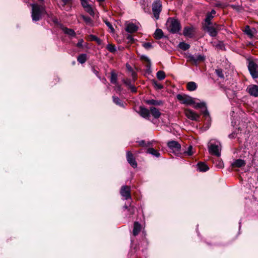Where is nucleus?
<instances>
[{"label":"nucleus","instance_id":"obj_1","mask_svg":"<svg viewBox=\"0 0 258 258\" xmlns=\"http://www.w3.org/2000/svg\"><path fill=\"white\" fill-rule=\"evenodd\" d=\"M31 6L32 7L31 17L33 21H39L44 13H46L45 6L43 4L34 3L31 4Z\"/></svg>","mask_w":258,"mask_h":258},{"label":"nucleus","instance_id":"obj_2","mask_svg":"<svg viewBox=\"0 0 258 258\" xmlns=\"http://www.w3.org/2000/svg\"><path fill=\"white\" fill-rule=\"evenodd\" d=\"M166 27L168 30L172 33H176L181 29L179 22L174 18H169L166 22Z\"/></svg>","mask_w":258,"mask_h":258},{"label":"nucleus","instance_id":"obj_3","mask_svg":"<svg viewBox=\"0 0 258 258\" xmlns=\"http://www.w3.org/2000/svg\"><path fill=\"white\" fill-rule=\"evenodd\" d=\"M209 152L217 157L221 155V146L219 141L211 140L208 145Z\"/></svg>","mask_w":258,"mask_h":258},{"label":"nucleus","instance_id":"obj_4","mask_svg":"<svg viewBox=\"0 0 258 258\" xmlns=\"http://www.w3.org/2000/svg\"><path fill=\"white\" fill-rule=\"evenodd\" d=\"M194 108L196 109L198 108H205V110L202 111V113L203 114V116L205 119L206 120V122L205 123V125H206V128H208L211 124V119L209 115V113L207 109L206 106V103L205 102H200L194 103Z\"/></svg>","mask_w":258,"mask_h":258},{"label":"nucleus","instance_id":"obj_5","mask_svg":"<svg viewBox=\"0 0 258 258\" xmlns=\"http://www.w3.org/2000/svg\"><path fill=\"white\" fill-rule=\"evenodd\" d=\"M222 26L214 23V24H205L204 29L206 30L209 34L212 37H215L217 35L218 31L222 28Z\"/></svg>","mask_w":258,"mask_h":258},{"label":"nucleus","instance_id":"obj_6","mask_svg":"<svg viewBox=\"0 0 258 258\" xmlns=\"http://www.w3.org/2000/svg\"><path fill=\"white\" fill-rule=\"evenodd\" d=\"M186 58L187 61L192 63L195 66H197L199 62L204 61L205 60V56L200 54H196L195 55L189 54L187 55Z\"/></svg>","mask_w":258,"mask_h":258},{"label":"nucleus","instance_id":"obj_7","mask_svg":"<svg viewBox=\"0 0 258 258\" xmlns=\"http://www.w3.org/2000/svg\"><path fill=\"white\" fill-rule=\"evenodd\" d=\"M162 4L160 1H156L152 4V11L154 17L156 20L159 19V15L162 11Z\"/></svg>","mask_w":258,"mask_h":258},{"label":"nucleus","instance_id":"obj_8","mask_svg":"<svg viewBox=\"0 0 258 258\" xmlns=\"http://www.w3.org/2000/svg\"><path fill=\"white\" fill-rule=\"evenodd\" d=\"M176 97L182 104L191 105L195 103L194 99L186 95L178 94Z\"/></svg>","mask_w":258,"mask_h":258},{"label":"nucleus","instance_id":"obj_9","mask_svg":"<svg viewBox=\"0 0 258 258\" xmlns=\"http://www.w3.org/2000/svg\"><path fill=\"white\" fill-rule=\"evenodd\" d=\"M248 69L253 79H255L258 73V66L252 60L248 62Z\"/></svg>","mask_w":258,"mask_h":258},{"label":"nucleus","instance_id":"obj_10","mask_svg":"<svg viewBox=\"0 0 258 258\" xmlns=\"http://www.w3.org/2000/svg\"><path fill=\"white\" fill-rule=\"evenodd\" d=\"M168 147L175 154H178L181 149V145L177 141H171L168 143Z\"/></svg>","mask_w":258,"mask_h":258},{"label":"nucleus","instance_id":"obj_11","mask_svg":"<svg viewBox=\"0 0 258 258\" xmlns=\"http://www.w3.org/2000/svg\"><path fill=\"white\" fill-rule=\"evenodd\" d=\"M185 114L188 118L192 120L197 121L200 118V115L190 109H185Z\"/></svg>","mask_w":258,"mask_h":258},{"label":"nucleus","instance_id":"obj_12","mask_svg":"<svg viewBox=\"0 0 258 258\" xmlns=\"http://www.w3.org/2000/svg\"><path fill=\"white\" fill-rule=\"evenodd\" d=\"M120 194L125 200L131 198L130 187L128 186H122L120 189Z\"/></svg>","mask_w":258,"mask_h":258},{"label":"nucleus","instance_id":"obj_13","mask_svg":"<svg viewBox=\"0 0 258 258\" xmlns=\"http://www.w3.org/2000/svg\"><path fill=\"white\" fill-rule=\"evenodd\" d=\"M247 92L252 96L258 97V86L256 85H250L246 89Z\"/></svg>","mask_w":258,"mask_h":258},{"label":"nucleus","instance_id":"obj_14","mask_svg":"<svg viewBox=\"0 0 258 258\" xmlns=\"http://www.w3.org/2000/svg\"><path fill=\"white\" fill-rule=\"evenodd\" d=\"M126 159L128 163L134 168L137 167V163L134 158L133 154L130 152H126Z\"/></svg>","mask_w":258,"mask_h":258},{"label":"nucleus","instance_id":"obj_15","mask_svg":"<svg viewBox=\"0 0 258 258\" xmlns=\"http://www.w3.org/2000/svg\"><path fill=\"white\" fill-rule=\"evenodd\" d=\"M183 34L185 37L192 38L194 35V28L191 27L186 26L184 28L183 31Z\"/></svg>","mask_w":258,"mask_h":258},{"label":"nucleus","instance_id":"obj_16","mask_svg":"<svg viewBox=\"0 0 258 258\" xmlns=\"http://www.w3.org/2000/svg\"><path fill=\"white\" fill-rule=\"evenodd\" d=\"M243 32L246 34L250 38H252L255 34L256 33V30L255 28H253L250 29L249 26L246 25L243 30Z\"/></svg>","mask_w":258,"mask_h":258},{"label":"nucleus","instance_id":"obj_17","mask_svg":"<svg viewBox=\"0 0 258 258\" xmlns=\"http://www.w3.org/2000/svg\"><path fill=\"white\" fill-rule=\"evenodd\" d=\"M138 29V27L133 23L128 24L125 28V30L131 33L136 32Z\"/></svg>","mask_w":258,"mask_h":258},{"label":"nucleus","instance_id":"obj_18","mask_svg":"<svg viewBox=\"0 0 258 258\" xmlns=\"http://www.w3.org/2000/svg\"><path fill=\"white\" fill-rule=\"evenodd\" d=\"M81 4L85 10L90 14L93 13V10L90 5L88 4V0H80Z\"/></svg>","mask_w":258,"mask_h":258},{"label":"nucleus","instance_id":"obj_19","mask_svg":"<svg viewBox=\"0 0 258 258\" xmlns=\"http://www.w3.org/2000/svg\"><path fill=\"white\" fill-rule=\"evenodd\" d=\"M245 164L244 160L239 159L235 160L232 163V166L233 167H241L245 166Z\"/></svg>","mask_w":258,"mask_h":258},{"label":"nucleus","instance_id":"obj_20","mask_svg":"<svg viewBox=\"0 0 258 258\" xmlns=\"http://www.w3.org/2000/svg\"><path fill=\"white\" fill-rule=\"evenodd\" d=\"M150 113L155 118H158L161 115V112L159 110L154 107H150Z\"/></svg>","mask_w":258,"mask_h":258},{"label":"nucleus","instance_id":"obj_21","mask_svg":"<svg viewBox=\"0 0 258 258\" xmlns=\"http://www.w3.org/2000/svg\"><path fill=\"white\" fill-rule=\"evenodd\" d=\"M141 229V224L138 222H135L134 225L133 234L135 236L137 235L140 232Z\"/></svg>","mask_w":258,"mask_h":258},{"label":"nucleus","instance_id":"obj_22","mask_svg":"<svg viewBox=\"0 0 258 258\" xmlns=\"http://www.w3.org/2000/svg\"><path fill=\"white\" fill-rule=\"evenodd\" d=\"M198 169L200 171L205 172L209 170V168L207 164L203 162H199L197 164Z\"/></svg>","mask_w":258,"mask_h":258},{"label":"nucleus","instance_id":"obj_23","mask_svg":"<svg viewBox=\"0 0 258 258\" xmlns=\"http://www.w3.org/2000/svg\"><path fill=\"white\" fill-rule=\"evenodd\" d=\"M140 115L144 118L149 119L150 117V110L145 108H141Z\"/></svg>","mask_w":258,"mask_h":258},{"label":"nucleus","instance_id":"obj_24","mask_svg":"<svg viewBox=\"0 0 258 258\" xmlns=\"http://www.w3.org/2000/svg\"><path fill=\"white\" fill-rule=\"evenodd\" d=\"M146 102L149 105L160 106L163 104V102L161 100H156L154 99H150L146 101Z\"/></svg>","mask_w":258,"mask_h":258},{"label":"nucleus","instance_id":"obj_25","mask_svg":"<svg viewBox=\"0 0 258 258\" xmlns=\"http://www.w3.org/2000/svg\"><path fill=\"white\" fill-rule=\"evenodd\" d=\"M197 88L196 83L194 82H188L187 84V89L190 91H195Z\"/></svg>","mask_w":258,"mask_h":258},{"label":"nucleus","instance_id":"obj_26","mask_svg":"<svg viewBox=\"0 0 258 258\" xmlns=\"http://www.w3.org/2000/svg\"><path fill=\"white\" fill-rule=\"evenodd\" d=\"M112 98L115 104L122 107H124V103L118 97L113 96Z\"/></svg>","mask_w":258,"mask_h":258},{"label":"nucleus","instance_id":"obj_27","mask_svg":"<svg viewBox=\"0 0 258 258\" xmlns=\"http://www.w3.org/2000/svg\"><path fill=\"white\" fill-rule=\"evenodd\" d=\"M147 152L149 154H152L153 156H155L156 157H159L160 156V153L152 148H150L148 149Z\"/></svg>","mask_w":258,"mask_h":258},{"label":"nucleus","instance_id":"obj_28","mask_svg":"<svg viewBox=\"0 0 258 258\" xmlns=\"http://www.w3.org/2000/svg\"><path fill=\"white\" fill-rule=\"evenodd\" d=\"M155 38L157 39H161L163 36V32L160 29H157L154 33Z\"/></svg>","mask_w":258,"mask_h":258},{"label":"nucleus","instance_id":"obj_29","mask_svg":"<svg viewBox=\"0 0 258 258\" xmlns=\"http://www.w3.org/2000/svg\"><path fill=\"white\" fill-rule=\"evenodd\" d=\"M63 31L65 34H67L70 36L74 37L76 35L75 31L72 29L64 28L63 29Z\"/></svg>","mask_w":258,"mask_h":258},{"label":"nucleus","instance_id":"obj_30","mask_svg":"<svg viewBox=\"0 0 258 258\" xmlns=\"http://www.w3.org/2000/svg\"><path fill=\"white\" fill-rule=\"evenodd\" d=\"M87 55L86 54H81L77 58L78 61L81 63H84L86 61Z\"/></svg>","mask_w":258,"mask_h":258},{"label":"nucleus","instance_id":"obj_31","mask_svg":"<svg viewBox=\"0 0 258 258\" xmlns=\"http://www.w3.org/2000/svg\"><path fill=\"white\" fill-rule=\"evenodd\" d=\"M178 46H179V47L183 50H186L188 49H189L190 47V45L186 43L183 42H180Z\"/></svg>","mask_w":258,"mask_h":258},{"label":"nucleus","instance_id":"obj_32","mask_svg":"<svg viewBox=\"0 0 258 258\" xmlns=\"http://www.w3.org/2000/svg\"><path fill=\"white\" fill-rule=\"evenodd\" d=\"M230 7H231L233 10H235L237 12H240L242 10H243V8L241 5H231L229 6Z\"/></svg>","mask_w":258,"mask_h":258},{"label":"nucleus","instance_id":"obj_33","mask_svg":"<svg viewBox=\"0 0 258 258\" xmlns=\"http://www.w3.org/2000/svg\"><path fill=\"white\" fill-rule=\"evenodd\" d=\"M117 75L115 73L112 72L111 74L110 82L113 84H117Z\"/></svg>","mask_w":258,"mask_h":258},{"label":"nucleus","instance_id":"obj_34","mask_svg":"<svg viewBox=\"0 0 258 258\" xmlns=\"http://www.w3.org/2000/svg\"><path fill=\"white\" fill-rule=\"evenodd\" d=\"M157 77L160 80H163L165 78V73L164 71H159L157 73Z\"/></svg>","mask_w":258,"mask_h":258},{"label":"nucleus","instance_id":"obj_35","mask_svg":"<svg viewBox=\"0 0 258 258\" xmlns=\"http://www.w3.org/2000/svg\"><path fill=\"white\" fill-rule=\"evenodd\" d=\"M213 16L208 13L206 15V18L205 19V24H212L211 23V20L213 18Z\"/></svg>","mask_w":258,"mask_h":258},{"label":"nucleus","instance_id":"obj_36","mask_svg":"<svg viewBox=\"0 0 258 258\" xmlns=\"http://www.w3.org/2000/svg\"><path fill=\"white\" fill-rule=\"evenodd\" d=\"M107 49L110 52H114L116 51V48L114 45L108 44L106 46Z\"/></svg>","mask_w":258,"mask_h":258},{"label":"nucleus","instance_id":"obj_37","mask_svg":"<svg viewBox=\"0 0 258 258\" xmlns=\"http://www.w3.org/2000/svg\"><path fill=\"white\" fill-rule=\"evenodd\" d=\"M44 15H47V16L50 18L51 20L54 23H57V19H56L55 17H54L53 16V14L52 13H48L47 11H46V13H44Z\"/></svg>","mask_w":258,"mask_h":258},{"label":"nucleus","instance_id":"obj_38","mask_svg":"<svg viewBox=\"0 0 258 258\" xmlns=\"http://www.w3.org/2000/svg\"><path fill=\"white\" fill-rule=\"evenodd\" d=\"M215 164V166L220 169L223 168L224 166L223 162L221 160L218 159L217 161H216Z\"/></svg>","mask_w":258,"mask_h":258},{"label":"nucleus","instance_id":"obj_39","mask_svg":"<svg viewBox=\"0 0 258 258\" xmlns=\"http://www.w3.org/2000/svg\"><path fill=\"white\" fill-rule=\"evenodd\" d=\"M153 84L155 88L157 89L160 90L163 88V86L160 83H158L157 81H154L153 82Z\"/></svg>","mask_w":258,"mask_h":258},{"label":"nucleus","instance_id":"obj_40","mask_svg":"<svg viewBox=\"0 0 258 258\" xmlns=\"http://www.w3.org/2000/svg\"><path fill=\"white\" fill-rule=\"evenodd\" d=\"M136 211V208L134 206L130 205L128 208V212L130 216L133 215L135 214Z\"/></svg>","mask_w":258,"mask_h":258},{"label":"nucleus","instance_id":"obj_41","mask_svg":"<svg viewBox=\"0 0 258 258\" xmlns=\"http://www.w3.org/2000/svg\"><path fill=\"white\" fill-rule=\"evenodd\" d=\"M143 46L147 50H149L152 47V44L150 42L144 43L143 44Z\"/></svg>","mask_w":258,"mask_h":258},{"label":"nucleus","instance_id":"obj_42","mask_svg":"<svg viewBox=\"0 0 258 258\" xmlns=\"http://www.w3.org/2000/svg\"><path fill=\"white\" fill-rule=\"evenodd\" d=\"M192 147L191 146H189L188 147V149L186 151H185L184 153L185 154L189 155V156H191L193 154V152H192Z\"/></svg>","mask_w":258,"mask_h":258},{"label":"nucleus","instance_id":"obj_43","mask_svg":"<svg viewBox=\"0 0 258 258\" xmlns=\"http://www.w3.org/2000/svg\"><path fill=\"white\" fill-rule=\"evenodd\" d=\"M82 18L83 20L87 23L90 24L91 22V19L89 17L82 16Z\"/></svg>","mask_w":258,"mask_h":258},{"label":"nucleus","instance_id":"obj_44","mask_svg":"<svg viewBox=\"0 0 258 258\" xmlns=\"http://www.w3.org/2000/svg\"><path fill=\"white\" fill-rule=\"evenodd\" d=\"M104 21L105 24L108 27V28L111 30V32H113L114 31V29H113V26L111 24V23L110 22H109L108 21H107V20H104Z\"/></svg>","mask_w":258,"mask_h":258},{"label":"nucleus","instance_id":"obj_45","mask_svg":"<svg viewBox=\"0 0 258 258\" xmlns=\"http://www.w3.org/2000/svg\"><path fill=\"white\" fill-rule=\"evenodd\" d=\"M216 73L217 76L218 77H219L220 78H224V75H223L221 70H216Z\"/></svg>","mask_w":258,"mask_h":258},{"label":"nucleus","instance_id":"obj_46","mask_svg":"<svg viewBox=\"0 0 258 258\" xmlns=\"http://www.w3.org/2000/svg\"><path fill=\"white\" fill-rule=\"evenodd\" d=\"M123 82L128 87H130L131 85H132L131 84V81L130 79H125V80L124 79V80H123Z\"/></svg>","mask_w":258,"mask_h":258},{"label":"nucleus","instance_id":"obj_47","mask_svg":"<svg viewBox=\"0 0 258 258\" xmlns=\"http://www.w3.org/2000/svg\"><path fill=\"white\" fill-rule=\"evenodd\" d=\"M83 40L80 39L77 44V46L78 47H82L83 46Z\"/></svg>","mask_w":258,"mask_h":258},{"label":"nucleus","instance_id":"obj_48","mask_svg":"<svg viewBox=\"0 0 258 258\" xmlns=\"http://www.w3.org/2000/svg\"><path fill=\"white\" fill-rule=\"evenodd\" d=\"M145 60L148 62L147 65V67L150 68L151 67V62L150 59L147 57H144Z\"/></svg>","mask_w":258,"mask_h":258},{"label":"nucleus","instance_id":"obj_49","mask_svg":"<svg viewBox=\"0 0 258 258\" xmlns=\"http://www.w3.org/2000/svg\"><path fill=\"white\" fill-rule=\"evenodd\" d=\"M90 37H91V39L92 40H94V41H100V39L99 38H98L95 35H90Z\"/></svg>","mask_w":258,"mask_h":258},{"label":"nucleus","instance_id":"obj_50","mask_svg":"<svg viewBox=\"0 0 258 258\" xmlns=\"http://www.w3.org/2000/svg\"><path fill=\"white\" fill-rule=\"evenodd\" d=\"M129 88L133 92H136L137 91V88L133 85H131L130 87H129Z\"/></svg>","mask_w":258,"mask_h":258},{"label":"nucleus","instance_id":"obj_51","mask_svg":"<svg viewBox=\"0 0 258 258\" xmlns=\"http://www.w3.org/2000/svg\"><path fill=\"white\" fill-rule=\"evenodd\" d=\"M127 40H128V41L130 42H133L134 41V39H133V37L131 35H128L127 37Z\"/></svg>","mask_w":258,"mask_h":258},{"label":"nucleus","instance_id":"obj_52","mask_svg":"<svg viewBox=\"0 0 258 258\" xmlns=\"http://www.w3.org/2000/svg\"><path fill=\"white\" fill-rule=\"evenodd\" d=\"M136 74L135 72L134 71H132V78L133 79L135 80L136 78Z\"/></svg>","mask_w":258,"mask_h":258},{"label":"nucleus","instance_id":"obj_53","mask_svg":"<svg viewBox=\"0 0 258 258\" xmlns=\"http://www.w3.org/2000/svg\"><path fill=\"white\" fill-rule=\"evenodd\" d=\"M115 85H116V90L118 91H121L120 86L117 83V84H115Z\"/></svg>","mask_w":258,"mask_h":258},{"label":"nucleus","instance_id":"obj_54","mask_svg":"<svg viewBox=\"0 0 258 258\" xmlns=\"http://www.w3.org/2000/svg\"><path fill=\"white\" fill-rule=\"evenodd\" d=\"M208 13L210 14H211V15L214 17V15L216 14V11L214 10H212L210 13Z\"/></svg>","mask_w":258,"mask_h":258},{"label":"nucleus","instance_id":"obj_55","mask_svg":"<svg viewBox=\"0 0 258 258\" xmlns=\"http://www.w3.org/2000/svg\"><path fill=\"white\" fill-rule=\"evenodd\" d=\"M139 144H140V145L142 146H145V141H143V140L140 141L139 142Z\"/></svg>","mask_w":258,"mask_h":258},{"label":"nucleus","instance_id":"obj_56","mask_svg":"<svg viewBox=\"0 0 258 258\" xmlns=\"http://www.w3.org/2000/svg\"><path fill=\"white\" fill-rule=\"evenodd\" d=\"M126 68L129 71H133L132 67L130 65L126 64Z\"/></svg>","mask_w":258,"mask_h":258},{"label":"nucleus","instance_id":"obj_57","mask_svg":"<svg viewBox=\"0 0 258 258\" xmlns=\"http://www.w3.org/2000/svg\"><path fill=\"white\" fill-rule=\"evenodd\" d=\"M256 82H258V73L257 75L256 74L255 78L254 79Z\"/></svg>","mask_w":258,"mask_h":258},{"label":"nucleus","instance_id":"obj_58","mask_svg":"<svg viewBox=\"0 0 258 258\" xmlns=\"http://www.w3.org/2000/svg\"><path fill=\"white\" fill-rule=\"evenodd\" d=\"M62 2L66 4L69 2L70 0H62Z\"/></svg>","mask_w":258,"mask_h":258},{"label":"nucleus","instance_id":"obj_59","mask_svg":"<svg viewBox=\"0 0 258 258\" xmlns=\"http://www.w3.org/2000/svg\"><path fill=\"white\" fill-rule=\"evenodd\" d=\"M123 208L125 209H127L128 210L129 207H127V206L125 205Z\"/></svg>","mask_w":258,"mask_h":258},{"label":"nucleus","instance_id":"obj_60","mask_svg":"<svg viewBox=\"0 0 258 258\" xmlns=\"http://www.w3.org/2000/svg\"><path fill=\"white\" fill-rule=\"evenodd\" d=\"M229 138H232L234 137V136L233 134H230L229 135Z\"/></svg>","mask_w":258,"mask_h":258},{"label":"nucleus","instance_id":"obj_61","mask_svg":"<svg viewBox=\"0 0 258 258\" xmlns=\"http://www.w3.org/2000/svg\"><path fill=\"white\" fill-rule=\"evenodd\" d=\"M99 2H102L104 1V0H97Z\"/></svg>","mask_w":258,"mask_h":258},{"label":"nucleus","instance_id":"obj_62","mask_svg":"<svg viewBox=\"0 0 258 258\" xmlns=\"http://www.w3.org/2000/svg\"><path fill=\"white\" fill-rule=\"evenodd\" d=\"M96 41L97 43H100V41Z\"/></svg>","mask_w":258,"mask_h":258},{"label":"nucleus","instance_id":"obj_63","mask_svg":"<svg viewBox=\"0 0 258 258\" xmlns=\"http://www.w3.org/2000/svg\"><path fill=\"white\" fill-rule=\"evenodd\" d=\"M40 2H43L44 0H38Z\"/></svg>","mask_w":258,"mask_h":258}]
</instances>
